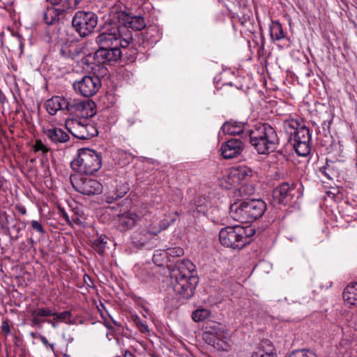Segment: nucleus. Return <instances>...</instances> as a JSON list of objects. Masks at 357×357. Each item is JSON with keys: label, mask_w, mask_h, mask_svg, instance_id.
Returning <instances> with one entry per match:
<instances>
[{"label": "nucleus", "mask_w": 357, "mask_h": 357, "mask_svg": "<svg viewBox=\"0 0 357 357\" xmlns=\"http://www.w3.org/2000/svg\"><path fill=\"white\" fill-rule=\"evenodd\" d=\"M195 271V266L188 259L176 261L171 271V285L174 292L183 298L188 299L193 295L198 283Z\"/></svg>", "instance_id": "f257e3e1"}, {"label": "nucleus", "mask_w": 357, "mask_h": 357, "mask_svg": "<svg viewBox=\"0 0 357 357\" xmlns=\"http://www.w3.org/2000/svg\"><path fill=\"white\" fill-rule=\"evenodd\" d=\"M85 108L78 112H70V116L65 121V127L67 130L76 138L89 139L98 135V130L89 117L96 114L93 109L94 103L89 100Z\"/></svg>", "instance_id": "f03ea898"}, {"label": "nucleus", "mask_w": 357, "mask_h": 357, "mask_svg": "<svg viewBox=\"0 0 357 357\" xmlns=\"http://www.w3.org/2000/svg\"><path fill=\"white\" fill-rule=\"evenodd\" d=\"M251 145L259 154H268L278 146L279 139L274 128L262 124L248 131Z\"/></svg>", "instance_id": "7ed1b4c3"}, {"label": "nucleus", "mask_w": 357, "mask_h": 357, "mask_svg": "<svg viewBox=\"0 0 357 357\" xmlns=\"http://www.w3.org/2000/svg\"><path fill=\"white\" fill-rule=\"evenodd\" d=\"M101 165V154L89 149H79L77 157L71 162L72 168L83 174H92L98 171Z\"/></svg>", "instance_id": "20e7f679"}, {"label": "nucleus", "mask_w": 357, "mask_h": 357, "mask_svg": "<svg viewBox=\"0 0 357 357\" xmlns=\"http://www.w3.org/2000/svg\"><path fill=\"white\" fill-rule=\"evenodd\" d=\"M203 340L217 351H228L231 349L230 335L220 323H208Z\"/></svg>", "instance_id": "39448f33"}, {"label": "nucleus", "mask_w": 357, "mask_h": 357, "mask_svg": "<svg viewBox=\"0 0 357 357\" xmlns=\"http://www.w3.org/2000/svg\"><path fill=\"white\" fill-rule=\"evenodd\" d=\"M219 240L225 247L240 249L248 243V236L244 227L236 225L222 228L220 231Z\"/></svg>", "instance_id": "423d86ee"}, {"label": "nucleus", "mask_w": 357, "mask_h": 357, "mask_svg": "<svg viewBox=\"0 0 357 357\" xmlns=\"http://www.w3.org/2000/svg\"><path fill=\"white\" fill-rule=\"evenodd\" d=\"M86 102L79 99L65 98L63 96H54L47 100L45 102L47 112L50 115H55L59 110L70 112H78L85 108Z\"/></svg>", "instance_id": "0eeeda50"}, {"label": "nucleus", "mask_w": 357, "mask_h": 357, "mask_svg": "<svg viewBox=\"0 0 357 357\" xmlns=\"http://www.w3.org/2000/svg\"><path fill=\"white\" fill-rule=\"evenodd\" d=\"M110 16L126 28L140 31L146 26L144 18L141 16H132L126 11V7L121 3L116 4L110 10Z\"/></svg>", "instance_id": "6e6552de"}, {"label": "nucleus", "mask_w": 357, "mask_h": 357, "mask_svg": "<svg viewBox=\"0 0 357 357\" xmlns=\"http://www.w3.org/2000/svg\"><path fill=\"white\" fill-rule=\"evenodd\" d=\"M97 24L98 16L90 11L79 10L75 13L72 20L73 27L81 37L92 33Z\"/></svg>", "instance_id": "1a4fd4ad"}, {"label": "nucleus", "mask_w": 357, "mask_h": 357, "mask_svg": "<svg viewBox=\"0 0 357 357\" xmlns=\"http://www.w3.org/2000/svg\"><path fill=\"white\" fill-rule=\"evenodd\" d=\"M70 183L76 191L83 195H98L102 191V185L100 182L95 179L82 178L79 175L71 176Z\"/></svg>", "instance_id": "9d476101"}, {"label": "nucleus", "mask_w": 357, "mask_h": 357, "mask_svg": "<svg viewBox=\"0 0 357 357\" xmlns=\"http://www.w3.org/2000/svg\"><path fill=\"white\" fill-rule=\"evenodd\" d=\"M176 220V218H173L171 220L167 219L163 220L160 224L151 223L149 227L142 231V232L134 238V243L137 246L142 247L148 243L149 240L153 238L162 230L167 229L172 222Z\"/></svg>", "instance_id": "9b49d317"}, {"label": "nucleus", "mask_w": 357, "mask_h": 357, "mask_svg": "<svg viewBox=\"0 0 357 357\" xmlns=\"http://www.w3.org/2000/svg\"><path fill=\"white\" fill-rule=\"evenodd\" d=\"M74 89L84 97L95 95L100 87V80L98 76H84L73 84Z\"/></svg>", "instance_id": "f8f14e48"}, {"label": "nucleus", "mask_w": 357, "mask_h": 357, "mask_svg": "<svg viewBox=\"0 0 357 357\" xmlns=\"http://www.w3.org/2000/svg\"><path fill=\"white\" fill-rule=\"evenodd\" d=\"M255 174V172L251 168L245 165H238L230 169L226 181L231 186H235L248 181Z\"/></svg>", "instance_id": "ddd939ff"}, {"label": "nucleus", "mask_w": 357, "mask_h": 357, "mask_svg": "<svg viewBox=\"0 0 357 357\" xmlns=\"http://www.w3.org/2000/svg\"><path fill=\"white\" fill-rule=\"evenodd\" d=\"M121 51L120 48L111 47L99 48L94 54V59L98 63L105 64L117 61L121 59Z\"/></svg>", "instance_id": "4468645a"}, {"label": "nucleus", "mask_w": 357, "mask_h": 357, "mask_svg": "<svg viewBox=\"0 0 357 357\" xmlns=\"http://www.w3.org/2000/svg\"><path fill=\"white\" fill-rule=\"evenodd\" d=\"M119 29V26L114 25L109 29L105 30L96 38V43L100 45V48L114 47L115 43H119L116 38Z\"/></svg>", "instance_id": "2eb2a0df"}, {"label": "nucleus", "mask_w": 357, "mask_h": 357, "mask_svg": "<svg viewBox=\"0 0 357 357\" xmlns=\"http://www.w3.org/2000/svg\"><path fill=\"white\" fill-rule=\"evenodd\" d=\"M229 215L236 221L250 222L245 200H239L231 204L229 208Z\"/></svg>", "instance_id": "dca6fc26"}, {"label": "nucleus", "mask_w": 357, "mask_h": 357, "mask_svg": "<svg viewBox=\"0 0 357 357\" xmlns=\"http://www.w3.org/2000/svg\"><path fill=\"white\" fill-rule=\"evenodd\" d=\"M243 151V143L240 139H231L223 143L221 146L222 156L230 159L238 155Z\"/></svg>", "instance_id": "f3484780"}, {"label": "nucleus", "mask_w": 357, "mask_h": 357, "mask_svg": "<svg viewBox=\"0 0 357 357\" xmlns=\"http://www.w3.org/2000/svg\"><path fill=\"white\" fill-rule=\"evenodd\" d=\"M250 222L262 216L266 208V204L261 199L245 200Z\"/></svg>", "instance_id": "a211bd4d"}, {"label": "nucleus", "mask_w": 357, "mask_h": 357, "mask_svg": "<svg viewBox=\"0 0 357 357\" xmlns=\"http://www.w3.org/2000/svg\"><path fill=\"white\" fill-rule=\"evenodd\" d=\"M139 220V216L137 213L128 211L119 215V227L122 230H128L132 228Z\"/></svg>", "instance_id": "6ab92c4d"}, {"label": "nucleus", "mask_w": 357, "mask_h": 357, "mask_svg": "<svg viewBox=\"0 0 357 357\" xmlns=\"http://www.w3.org/2000/svg\"><path fill=\"white\" fill-rule=\"evenodd\" d=\"M45 134L52 142L56 144L67 142L70 139L67 132L56 127L46 130Z\"/></svg>", "instance_id": "aec40b11"}, {"label": "nucleus", "mask_w": 357, "mask_h": 357, "mask_svg": "<svg viewBox=\"0 0 357 357\" xmlns=\"http://www.w3.org/2000/svg\"><path fill=\"white\" fill-rule=\"evenodd\" d=\"M53 311L47 307H38L31 312V323L33 326L40 328L45 320L44 318L51 317Z\"/></svg>", "instance_id": "412c9836"}, {"label": "nucleus", "mask_w": 357, "mask_h": 357, "mask_svg": "<svg viewBox=\"0 0 357 357\" xmlns=\"http://www.w3.org/2000/svg\"><path fill=\"white\" fill-rule=\"evenodd\" d=\"M343 299L347 307H357V282L350 284L344 289Z\"/></svg>", "instance_id": "4be33fe9"}, {"label": "nucleus", "mask_w": 357, "mask_h": 357, "mask_svg": "<svg viewBox=\"0 0 357 357\" xmlns=\"http://www.w3.org/2000/svg\"><path fill=\"white\" fill-rule=\"evenodd\" d=\"M252 357H278L275 349L268 340L261 341L259 349Z\"/></svg>", "instance_id": "5701e85b"}, {"label": "nucleus", "mask_w": 357, "mask_h": 357, "mask_svg": "<svg viewBox=\"0 0 357 357\" xmlns=\"http://www.w3.org/2000/svg\"><path fill=\"white\" fill-rule=\"evenodd\" d=\"M294 189L293 185L283 183L273 191V196L279 199L280 202H284L291 197V192Z\"/></svg>", "instance_id": "b1692460"}, {"label": "nucleus", "mask_w": 357, "mask_h": 357, "mask_svg": "<svg viewBox=\"0 0 357 357\" xmlns=\"http://www.w3.org/2000/svg\"><path fill=\"white\" fill-rule=\"evenodd\" d=\"M62 13L60 7L56 8L54 6L52 5L47 7L43 12V20L46 24L50 25L53 24L55 22L59 20V15Z\"/></svg>", "instance_id": "393cba45"}, {"label": "nucleus", "mask_w": 357, "mask_h": 357, "mask_svg": "<svg viewBox=\"0 0 357 357\" xmlns=\"http://www.w3.org/2000/svg\"><path fill=\"white\" fill-rule=\"evenodd\" d=\"M222 132L226 135H240L243 131V125L236 121H227L222 126Z\"/></svg>", "instance_id": "a878e982"}, {"label": "nucleus", "mask_w": 357, "mask_h": 357, "mask_svg": "<svg viewBox=\"0 0 357 357\" xmlns=\"http://www.w3.org/2000/svg\"><path fill=\"white\" fill-rule=\"evenodd\" d=\"M289 140L294 142H310V135L309 130L304 126H301L291 137H289Z\"/></svg>", "instance_id": "bb28decb"}, {"label": "nucleus", "mask_w": 357, "mask_h": 357, "mask_svg": "<svg viewBox=\"0 0 357 357\" xmlns=\"http://www.w3.org/2000/svg\"><path fill=\"white\" fill-rule=\"evenodd\" d=\"M270 35L273 40H280L284 38L285 35L281 24L278 22H273L270 26Z\"/></svg>", "instance_id": "cd10ccee"}, {"label": "nucleus", "mask_w": 357, "mask_h": 357, "mask_svg": "<svg viewBox=\"0 0 357 357\" xmlns=\"http://www.w3.org/2000/svg\"><path fill=\"white\" fill-rule=\"evenodd\" d=\"M300 123L296 119H288L284 122L285 132L291 137L301 128Z\"/></svg>", "instance_id": "c85d7f7f"}, {"label": "nucleus", "mask_w": 357, "mask_h": 357, "mask_svg": "<svg viewBox=\"0 0 357 357\" xmlns=\"http://www.w3.org/2000/svg\"><path fill=\"white\" fill-rule=\"evenodd\" d=\"M294 148L296 153L301 156H306L310 152V142H294Z\"/></svg>", "instance_id": "c756f323"}, {"label": "nucleus", "mask_w": 357, "mask_h": 357, "mask_svg": "<svg viewBox=\"0 0 357 357\" xmlns=\"http://www.w3.org/2000/svg\"><path fill=\"white\" fill-rule=\"evenodd\" d=\"M167 261V256L165 250H155L153 256V261L158 266H163Z\"/></svg>", "instance_id": "7c9ffc66"}, {"label": "nucleus", "mask_w": 357, "mask_h": 357, "mask_svg": "<svg viewBox=\"0 0 357 357\" xmlns=\"http://www.w3.org/2000/svg\"><path fill=\"white\" fill-rule=\"evenodd\" d=\"M82 0H62L60 3L61 11L63 13L74 10L77 8L78 5Z\"/></svg>", "instance_id": "2f4dec72"}, {"label": "nucleus", "mask_w": 357, "mask_h": 357, "mask_svg": "<svg viewBox=\"0 0 357 357\" xmlns=\"http://www.w3.org/2000/svg\"><path fill=\"white\" fill-rule=\"evenodd\" d=\"M107 241L105 237L100 236L93 242V249L100 255H102L105 252L106 248Z\"/></svg>", "instance_id": "473e14b6"}, {"label": "nucleus", "mask_w": 357, "mask_h": 357, "mask_svg": "<svg viewBox=\"0 0 357 357\" xmlns=\"http://www.w3.org/2000/svg\"><path fill=\"white\" fill-rule=\"evenodd\" d=\"M52 316L54 317V319L63 321L68 324H73V321L71 319L72 314L70 311H64L59 313L53 312V314H52Z\"/></svg>", "instance_id": "72a5a7b5"}, {"label": "nucleus", "mask_w": 357, "mask_h": 357, "mask_svg": "<svg viewBox=\"0 0 357 357\" xmlns=\"http://www.w3.org/2000/svg\"><path fill=\"white\" fill-rule=\"evenodd\" d=\"M210 315V312L206 308H199L192 313V319L195 321L199 322L205 320Z\"/></svg>", "instance_id": "f704fd0d"}, {"label": "nucleus", "mask_w": 357, "mask_h": 357, "mask_svg": "<svg viewBox=\"0 0 357 357\" xmlns=\"http://www.w3.org/2000/svg\"><path fill=\"white\" fill-rule=\"evenodd\" d=\"M118 39L117 43H115V47L120 48H126L128 46V45L130 43V42L132 40V38L130 34L126 35V38H122L121 33H120V29H119L118 32V36L116 37Z\"/></svg>", "instance_id": "c9c22d12"}, {"label": "nucleus", "mask_w": 357, "mask_h": 357, "mask_svg": "<svg viewBox=\"0 0 357 357\" xmlns=\"http://www.w3.org/2000/svg\"><path fill=\"white\" fill-rule=\"evenodd\" d=\"M129 188L127 185H123L122 189L117 190L116 194L115 196L113 195H107L106 197V201L108 203H112L114 201L116 200L117 199L123 197L128 191Z\"/></svg>", "instance_id": "e433bc0d"}, {"label": "nucleus", "mask_w": 357, "mask_h": 357, "mask_svg": "<svg viewBox=\"0 0 357 357\" xmlns=\"http://www.w3.org/2000/svg\"><path fill=\"white\" fill-rule=\"evenodd\" d=\"M50 149L41 141L36 140L32 146V151L36 153L41 152L43 155H45L49 151Z\"/></svg>", "instance_id": "4c0bfd02"}, {"label": "nucleus", "mask_w": 357, "mask_h": 357, "mask_svg": "<svg viewBox=\"0 0 357 357\" xmlns=\"http://www.w3.org/2000/svg\"><path fill=\"white\" fill-rule=\"evenodd\" d=\"M289 357H317L312 351L305 349L296 350Z\"/></svg>", "instance_id": "58836bf2"}, {"label": "nucleus", "mask_w": 357, "mask_h": 357, "mask_svg": "<svg viewBox=\"0 0 357 357\" xmlns=\"http://www.w3.org/2000/svg\"><path fill=\"white\" fill-rule=\"evenodd\" d=\"M165 250L167 257L168 255L172 257H181L184 254L183 249L181 247L169 248Z\"/></svg>", "instance_id": "ea45409f"}, {"label": "nucleus", "mask_w": 357, "mask_h": 357, "mask_svg": "<svg viewBox=\"0 0 357 357\" xmlns=\"http://www.w3.org/2000/svg\"><path fill=\"white\" fill-rule=\"evenodd\" d=\"M321 172L329 180H333L336 175V172L329 164L321 168Z\"/></svg>", "instance_id": "a19ab883"}, {"label": "nucleus", "mask_w": 357, "mask_h": 357, "mask_svg": "<svg viewBox=\"0 0 357 357\" xmlns=\"http://www.w3.org/2000/svg\"><path fill=\"white\" fill-rule=\"evenodd\" d=\"M134 321L136 326L141 333H149V330L148 326L145 323H144L139 317L135 319Z\"/></svg>", "instance_id": "79ce46f5"}, {"label": "nucleus", "mask_w": 357, "mask_h": 357, "mask_svg": "<svg viewBox=\"0 0 357 357\" xmlns=\"http://www.w3.org/2000/svg\"><path fill=\"white\" fill-rule=\"evenodd\" d=\"M31 227L33 230H35L38 231L41 235H43L45 232L43 226L42 224L38 222V220H31Z\"/></svg>", "instance_id": "37998d69"}, {"label": "nucleus", "mask_w": 357, "mask_h": 357, "mask_svg": "<svg viewBox=\"0 0 357 357\" xmlns=\"http://www.w3.org/2000/svg\"><path fill=\"white\" fill-rule=\"evenodd\" d=\"M60 53L62 56L65 58H69L73 56V53L70 47L67 45H63L60 50Z\"/></svg>", "instance_id": "c03bdc74"}, {"label": "nucleus", "mask_w": 357, "mask_h": 357, "mask_svg": "<svg viewBox=\"0 0 357 357\" xmlns=\"http://www.w3.org/2000/svg\"><path fill=\"white\" fill-rule=\"evenodd\" d=\"M204 199H199L198 201L195 202V205L196 206V210L197 213H206V206L204 204Z\"/></svg>", "instance_id": "a18cd8bd"}, {"label": "nucleus", "mask_w": 357, "mask_h": 357, "mask_svg": "<svg viewBox=\"0 0 357 357\" xmlns=\"http://www.w3.org/2000/svg\"><path fill=\"white\" fill-rule=\"evenodd\" d=\"M1 328L2 332L6 334L7 335L10 333V328L8 321H3L2 322Z\"/></svg>", "instance_id": "49530a36"}, {"label": "nucleus", "mask_w": 357, "mask_h": 357, "mask_svg": "<svg viewBox=\"0 0 357 357\" xmlns=\"http://www.w3.org/2000/svg\"><path fill=\"white\" fill-rule=\"evenodd\" d=\"M40 340L45 347H46L47 348H50L51 350L52 351H54V344H50L48 342L47 339L45 336H43V335L40 336Z\"/></svg>", "instance_id": "de8ad7c7"}, {"label": "nucleus", "mask_w": 357, "mask_h": 357, "mask_svg": "<svg viewBox=\"0 0 357 357\" xmlns=\"http://www.w3.org/2000/svg\"><path fill=\"white\" fill-rule=\"evenodd\" d=\"M58 208H59V212L60 215L64 218V220H66V222L67 223L70 224L69 216H68V213H66V211H65V209L63 208H62L61 206H59Z\"/></svg>", "instance_id": "09e8293b"}, {"label": "nucleus", "mask_w": 357, "mask_h": 357, "mask_svg": "<svg viewBox=\"0 0 357 357\" xmlns=\"http://www.w3.org/2000/svg\"><path fill=\"white\" fill-rule=\"evenodd\" d=\"M53 6H59L62 0H47Z\"/></svg>", "instance_id": "8fccbe9b"}, {"label": "nucleus", "mask_w": 357, "mask_h": 357, "mask_svg": "<svg viewBox=\"0 0 357 357\" xmlns=\"http://www.w3.org/2000/svg\"><path fill=\"white\" fill-rule=\"evenodd\" d=\"M123 357H136L132 352L126 351L123 354Z\"/></svg>", "instance_id": "3c124183"}, {"label": "nucleus", "mask_w": 357, "mask_h": 357, "mask_svg": "<svg viewBox=\"0 0 357 357\" xmlns=\"http://www.w3.org/2000/svg\"><path fill=\"white\" fill-rule=\"evenodd\" d=\"M46 321L50 324L54 328H57V324L52 320H46Z\"/></svg>", "instance_id": "603ef678"}, {"label": "nucleus", "mask_w": 357, "mask_h": 357, "mask_svg": "<svg viewBox=\"0 0 357 357\" xmlns=\"http://www.w3.org/2000/svg\"><path fill=\"white\" fill-rule=\"evenodd\" d=\"M19 211L22 213V214H26V208L24 207V206H22V207H20L19 208Z\"/></svg>", "instance_id": "864d4df0"}, {"label": "nucleus", "mask_w": 357, "mask_h": 357, "mask_svg": "<svg viewBox=\"0 0 357 357\" xmlns=\"http://www.w3.org/2000/svg\"><path fill=\"white\" fill-rule=\"evenodd\" d=\"M4 182V178L0 176V188L3 186Z\"/></svg>", "instance_id": "5fc2aeb1"}, {"label": "nucleus", "mask_w": 357, "mask_h": 357, "mask_svg": "<svg viewBox=\"0 0 357 357\" xmlns=\"http://www.w3.org/2000/svg\"><path fill=\"white\" fill-rule=\"evenodd\" d=\"M31 335L32 337H34V335H35L33 333H31Z\"/></svg>", "instance_id": "6e6d98bb"}, {"label": "nucleus", "mask_w": 357, "mask_h": 357, "mask_svg": "<svg viewBox=\"0 0 357 357\" xmlns=\"http://www.w3.org/2000/svg\"><path fill=\"white\" fill-rule=\"evenodd\" d=\"M77 220H78V218H77V220H74V222H77Z\"/></svg>", "instance_id": "4d7b16f0"}]
</instances>
